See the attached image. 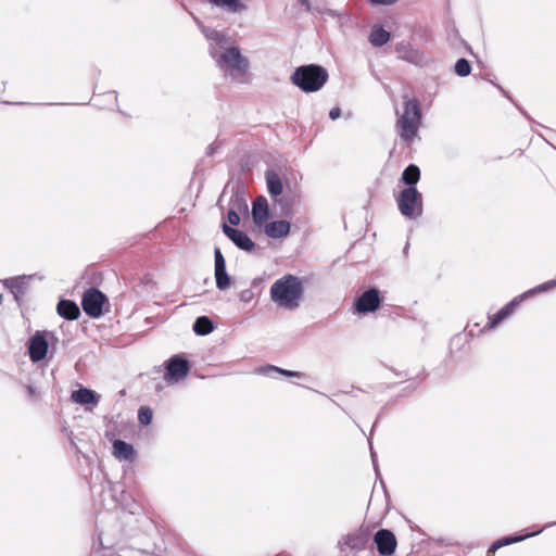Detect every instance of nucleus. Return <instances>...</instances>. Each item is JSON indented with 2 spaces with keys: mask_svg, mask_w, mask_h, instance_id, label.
Masks as SVG:
<instances>
[{
  "mask_svg": "<svg viewBox=\"0 0 556 556\" xmlns=\"http://www.w3.org/2000/svg\"><path fill=\"white\" fill-rule=\"evenodd\" d=\"M340 115H341V110H340L339 108H333V109H331V110H330V112H329V117H330L331 119H333V121H334V119H337V118H339V117H340Z\"/></svg>",
  "mask_w": 556,
  "mask_h": 556,
  "instance_id": "nucleus-34",
  "label": "nucleus"
},
{
  "mask_svg": "<svg viewBox=\"0 0 556 556\" xmlns=\"http://www.w3.org/2000/svg\"><path fill=\"white\" fill-rule=\"evenodd\" d=\"M212 4L227 9L229 12H238L244 8L239 0H208Z\"/></svg>",
  "mask_w": 556,
  "mask_h": 556,
  "instance_id": "nucleus-24",
  "label": "nucleus"
},
{
  "mask_svg": "<svg viewBox=\"0 0 556 556\" xmlns=\"http://www.w3.org/2000/svg\"><path fill=\"white\" fill-rule=\"evenodd\" d=\"M553 286H556V280L544 282L534 288L533 290L529 291V293L546 291L549 290Z\"/></svg>",
  "mask_w": 556,
  "mask_h": 556,
  "instance_id": "nucleus-32",
  "label": "nucleus"
},
{
  "mask_svg": "<svg viewBox=\"0 0 556 556\" xmlns=\"http://www.w3.org/2000/svg\"><path fill=\"white\" fill-rule=\"evenodd\" d=\"M390 40V33L387 31L382 26L375 25L369 35V42L374 47H382Z\"/></svg>",
  "mask_w": 556,
  "mask_h": 556,
  "instance_id": "nucleus-19",
  "label": "nucleus"
},
{
  "mask_svg": "<svg viewBox=\"0 0 556 556\" xmlns=\"http://www.w3.org/2000/svg\"><path fill=\"white\" fill-rule=\"evenodd\" d=\"M106 303V295L96 288L86 290L81 300L84 312L92 318H98L103 314V305Z\"/></svg>",
  "mask_w": 556,
  "mask_h": 556,
  "instance_id": "nucleus-6",
  "label": "nucleus"
},
{
  "mask_svg": "<svg viewBox=\"0 0 556 556\" xmlns=\"http://www.w3.org/2000/svg\"><path fill=\"white\" fill-rule=\"evenodd\" d=\"M214 256H215V269L226 268L225 257L218 248L215 249Z\"/></svg>",
  "mask_w": 556,
  "mask_h": 556,
  "instance_id": "nucleus-30",
  "label": "nucleus"
},
{
  "mask_svg": "<svg viewBox=\"0 0 556 556\" xmlns=\"http://www.w3.org/2000/svg\"><path fill=\"white\" fill-rule=\"evenodd\" d=\"M28 392H29V394H34V388L33 387H28Z\"/></svg>",
  "mask_w": 556,
  "mask_h": 556,
  "instance_id": "nucleus-37",
  "label": "nucleus"
},
{
  "mask_svg": "<svg viewBox=\"0 0 556 556\" xmlns=\"http://www.w3.org/2000/svg\"><path fill=\"white\" fill-rule=\"evenodd\" d=\"M56 311L61 317L67 320H75L80 316L78 305L71 300H61L58 303Z\"/></svg>",
  "mask_w": 556,
  "mask_h": 556,
  "instance_id": "nucleus-13",
  "label": "nucleus"
},
{
  "mask_svg": "<svg viewBox=\"0 0 556 556\" xmlns=\"http://www.w3.org/2000/svg\"><path fill=\"white\" fill-rule=\"evenodd\" d=\"M135 450L131 444L123 441L115 440L113 443V455L122 460H129L132 458Z\"/></svg>",
  "mask_w": 556,
  "mask_h": 556,
  "instance_id": "nucleus-17",
  "label": "nucleus"
},
{
  "mask_svg": "<svg viewBox=\"0 0 556 556\" xmlns=\"http://www.w3.org/2000/svg\"><path fill=\"white\" fill-rule=\"evenodd\" d=\"M252 215L256 225H262L268 217V203L266 198L257 197L252 205Z\"/></svg>",
  "mask_w": 556,
  "mask_h": 556,
  "instance_id": "nucleus-14",
  "label": "nucleus"
},
{
  "mask_svg": "<svg viewBox=\"0 0 556 556\" xmlns=\"http://www.w3.org/2000/svg\"><path fill=\"white\" fill-rule=\"evenodd\" d=\"M525 295L515 298L510 303L501 308L491 319V327L497 326L501 321H503L506 317H508L513 312L516 305H518Z\"/></svg>",
  "mask_w": 556,
  "mask_h": 556,
  "instance_id": "nucleus-18",
  "label": "nucleus"
},
{
  "mask_svg": "<svg viewBox=\"0 0 556 556\" xmlns=\"http://www.w3.org/2000/svg\"><path fill=\"white\" fill-rule=\"evenodd\" d=\"M328 80L327 71L315 64L298 67L291 76V81L304 92H315Z\"/></svg>",
  "mask_w": 556,
  "mask_h": 556,
  "instance_id": "nucleus-3",
  "label": "nucleus"
},
{
  "mask_svg": "<svg viewBox=\"0 0 556 556\" xmlns=\"http://www.w3.org/2000/svg\"><path fill=\"white\" fill-rule=\"evenodd\" d=\"M455 73L460 77H466L470 74L471 66L466 59H458L455 63Z\"/></svg>",
  "mask_w": 556,
  "mask_h": 556,
  "instance_id": "nucleus-27",
  "label": "nucleus"
},
{
  "mask_svg": "<svg viewBox=\"0 0 556 556\" xmlns=\"http://www.w3.org/2000/svg\"><path fill=\"white\" fill-rule=\"evenodd\" d=\"M541 531H542V529L538 530V531H535L533 533L526 534L523 536H505V538L494 542L492 544V546L490 547L489 553H494L495 551H497L498 548H501V547H503L505 545L519 542V541L523 540L525 538H528V536H531V535L539 534Z\"/></svg>",
  "mask_w": 556,
  "mask_h": 556,
  "instance_id": "nucleus-23",
  "label": "nucleus"
},
{
  "mask_svg": "<svg viewBox=\"0 0 556 556\" xmlns=\"http://www.w3.org/2000/svg\"><path fill=\"white\" fill-rule=\"evenodd\" d=\"M152 417H153V413H152L151 408H149L147 406H142L139 408L138 419L142 425H144V426L150 425L152 421Z\"/></svg>",
  "mask_w": 556,
  "mask_h": 556,
  "instance_id": "nucleus-28",
  "label": "nucleus"
},
{
  "mask_svg": "<svg viewBox=\"0 0 556 556\" xmlns=\"http://www.w3.org/2000/svg\"><path fill=\"white\" fill-rule=\"evenodd\" d=\"M252 296V293L250 290H244L241 292L240 294V300L243 301V302H248Z\"/></svg>",
  "mask_w": 556,
  "mask_h": 556,
  "instance_id": "nucleus-35",
  "label": "nucleus"
},
{
  "mask_svg": "<svg viewBox=\"0 0 556 556\" xmlns=\"http://www.w3.org/2000/svg\"><path fill=\"white\" fill-rule=\"evenodd\" d=\"M303 285L299 277L285 275L270 287V298L280 307L294 309L299 307L303 296Z\"/></svg>",
  "mask_w": 556,
  "mask_h": 556,
  "instance_id": "nucleus-2",
  "label": "nucleus"
},
{
  "mask_svg": "<svg viewBox=\"0 0 556 556\" xmlns=\"http://www.w3.org/2000/svg\"><path fill=\"white\" fill-rule=\"evenodd\" d=\"M372 4H379V5H391L395 3L397 0H368Z\"/></svg>",
  "mask_w": 556,
  "mask_h": 556,
  "instance_id": "nucleus-33",
  "label": "nucleus"
},
{
  "mask_svg": "<svg viewBox=\"0 0 556 556\" xmlns=\"http://www.w3.org/2000/svg\"><path fill=\"white\" fill-rule=\"evenodd\" d=\"M201 31L210 41L208 52L216 66L231 79L244 81L250 62L242 55L240 49L232 46V40L226 34L201 25Z\"/></svg>",
  "mask_w": 556,
  "mask_h": 556,
  "instance_id": "nucleus-1",
  "label": "nucleus"
},
{
  "mask_svg": "<svg viewBox=\"0 0 556 556\" xmlns=\"http://www.w3.org/2000/svg\"><path fill=\"white\" fill-rule=\"evenodd\" d=\"M374 542L377 545L379 554L389 556L395 552L396 539L393 532L387 529L378 530L374 535Z\"/></svg>",
  "mask_w": 556,
  "mask_h": 556,
  "instance_id": "nucleus-7",
  "label": "nucleus"
},
{
  "mask_svg": "<svg viewBox=\"0 0 556 556\" xmlns=\"http://www.w3.org/2000/svg\"><path fill=\"white\" fill-rule=\"evenodd\" d=\"M227 220L230 225L237 226L240 223V216L235 210H229L227 213Z\"/></svg>",
  "mask_w": 556,
  "mask_h": 556,
  "instance_id": "nucleus-31",
  "label": "nucleus"
},
{
  "mask_svg": "<svg viewBox=\"0 0 556 556\" xmlns=\"http://www.w3.org/2000/svg\"><path fill=\"white\" fill-rule=\"evenodd\" d=\"M380 305V296L377 289L365 291L356 301V311L358 313H371L378 309Z\"/></svg>",
  "mask_w": 556,
  "mask_h": 556,
  "instance_id": "nucleus-8",
  "label": "nucleus"
},
{
  "mask_svg": "<svg viewBox=\"0 0 556 556\" xmlns=\"http://www.w3.org/2000/svg\"><path fill=\"white\" fill-rule=\"evenodd\" d=\"M421 119V112L417 100H407L404 102V112L396 122L400 137L412 142L417 135Z\"/></svg>",
  "mask_w": 556,
  "mask_h": 556,
  "instance_id": "nucleus-4",
  "label": "nucleus"
},
{
  "mask_svg": "<svg viewBox=\"0 0 556 556\" xmlns=\"http://www.w3.org/2000/svg\"><path fill=\"white\" fill-rule=\"evenodd\" d=\"M71 399L74 403L86 405L98 404L100 396L90 389L79 388L72 392Z\"/></svg>",
  "mask_w": 556,
  "mask_h": 556,
  "instance_id": "nucleus-15",
  "label": "nucleus"
},
{
  "mask_svg": "<svg viewBox=\"0 0 556 556\" xmlns=\"http://www.w3.org/2000/svg\"><path fill=\"white\" fill-rule=\"evenodd\" d=\"M7 287L14 294L15 300L23 296L26 292V282L24 277L11 278L5 280Z\"/></svg>",
  "mask_w": 556,
  "mask_h": 556,
  "instance_id": "nucleus-20",
  "label": "nucleus"
},
{
  "mask_svg": "<svg viewBox=\"0 0 556 556\" xmlns=\"http://www.w3.org/2000/svg\"><path fill=\"white\" fill-rule=\"evenodd\" d=\"M419 178H420L419 167L414 164L408 165L402 174V181L404 184L408 185L409 187H413L414 185H416L418 182Z\"/></svg>",
  "mask_w": 556,
  "mask_h": 556,
  "instance_id": "nucleus-22",
  "label": "nucleus"
},
{
  "mask_svg": "<svg viewBox=\"0 0 556 556\" xmlns=\"http://www.w3.org/2000/svg\"><path fill=\"white\" fill-rule=\"evenodd\" d=\"M302 4L306 7L307 10H309V2L308 0H301Z\"/></svg>",
  "mask_w": 556,
  "mask_h": 556,
  "instance_id": "nucleus-36",
  "label": "nucleus"
},
{
  "mask_svg": "<svg viewBox=\"0 0 556 556\" xmlns=\"http://www.w3.org/2000/svg\"><path fill=\"white\" fill-rule=\"evenodd\" d=\"M166 378L179 380L189 374V362L178 355L170 357L166 366Z\"/></svg>",
  "mask_w": 556,
  "mask_h": 556,
  "instance_id": "nucleus-11",
  "label": "nucleus"
},
{
  "mask_svg": "<svg viewBox=\"0 0 556 556\" xmlns=\"http://www.w3.org/2000/svg\"><path fill=\"white\" fill-rule=\"evenodd\" d=\"M193 331L199 336H206L214 330L212 320L206 316H200L193 324Z\"/></svg>",
  "mask_w": 556,
  "mask_h": 556,
  "instance_id": "nucleus-21",
  "label": "nucleus"
},
{
  "mask_svg": "<svg viewBox=\"0 0 556 556\" xmlns=\"http://www.w3.org/2000/svg\"><path fill=\"white\" fill-rule=\"evenodd\" d=\"M351 548L353 549H356V548H361L362 544H363V538L359 536V535H356V534H353V535H349L346 538V542H345Z\"/></svg>",
  "mask_w": 556,
  "mask_h": 556,
  "instance_id": "nucleus-29",
  "label": "nucleus"
},
{
  "mask_svg": "<svg viewBox=\"0 0 556 556\" xmlns=\"http://www.w3.org/2000/svg\"><path fill=\"white\" fill-rule=\"evenodd\" d=\"M223 231L239 249L247 252H251L254 249L255 243L245 232L235 229L227 224L223 225Z\"/></svg>",
  "mask_w": 556,
  "mask_h": 556,
  "instance_id": "nucleus-10",
  "label": "nucleus"
},
{
  "mask_svg": "<svg viewBox=\"0 0 556 556\" xmlns=\"http://www.w3.org/2000/svg\"><path fill=\"white\" fill-rule=\"evenodd\" d=\"M290 232V223L287 220H275L265 226V233L273 239L287 237Z\"/></svg>",
  "mask_w": 556,
  "mask_h": 556,
  "instance_id": "nucleus-12",
  "label": "nucleus"
},
{
  "mask_svg": "<svg viewBox=\"0 0 556 556\" xmlns=\"http://www.w3.org/2000/svg\"><path fill=\"white\" fill-rule=\"evenodd\" d=\"M401 214L407 218H417L422 214V198L415 187L405 188L397 199Z\"/></svg>",
  "mask_w": 556,
  "mask_h": 556,
  "instance_id": "nucleus-5",
  "label": "nucleus"
},
{
  "mask_svg": "<svg viewBox=\"0 0 556 556\" xmlns=\"http://www.w3.org/2000/svg\"><path fill=\"white\" fill-rule=\"evenodd\" d=\"M29 357L33 362L42 361L48 352V341L45 334L40 331H37L30 339L29 342Z\"/></svg>",
  "mask_w": 556,
  "mask_h": 556,
  "instance_id": "nucleus-9",
  "label": "nucleus"
},
{
  "mask_svg": "<svg viewBox=\"0 0 556 556\" xmlns=\"http://www.w3.org/2000/svg\"><path fill=\"white\" fill-rule=\"evenodd\" d=\"M262 372L268 375L270 372H279L281 375H285L287 377H302L303 374L300 372V371H292V370H287V369H281L279 367H276V366H273V365H267L266 367H263L261 369Z\"/></svg>",
  "mask_w": 556,
  "mask_h": 556,
  "instance_id": "nucleus-26",
  "label": "nucleus"
},
{
  "mask_svg": "<svg viewBox=\"0 0 556 556\" xmlns=\"http://www.w3.org/2000/svg\"><path fill=\"white\" fill-rule=\"evenodd\" d=\"M266 184L271 197L280 195L283 191V185L280 176L273 169L266 172Z\"/></svg>",
  "mask_w": 556,
  "mask_h": 556,
  "instance_id": "nucleus-16",
  "label": "nucleus"
},
{
  "mask_svg": "<svg viewBox=\"0 0 556 556\" xmlns=\"http://www.w3.org/2000/svg\"><path fill=\"white\" fill-rule=\"evenodd\" d=\"M216 287L219 290H225L230 285V278L226 271V268L215 269Z\"/></svg>",
  "mask_w": 556,
  "mask_h": 556,
  "instance_id": "nucleus-25",
  "label": "nucleus"
}]
</instances>
